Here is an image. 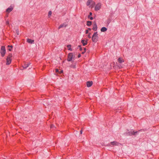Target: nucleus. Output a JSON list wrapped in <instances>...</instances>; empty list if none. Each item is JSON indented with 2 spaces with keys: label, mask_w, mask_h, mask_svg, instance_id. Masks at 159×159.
<instances>
[{
  "label": "nucleus",
  "mask_w": 159,
  "mask_h": 159,
  "mask_svg": "<svg viewBox=\"0 0 159 159\" xmlns=\"http://www.w3.org/2000/svg\"><path fill=\"white\" fill-rule=\"evenodd\" d=\"M98 35L97 32L94 33L92 38L93 42L96 43L97 42L98 38Z\"/></svg>",
  "instance_id": "2"
},
{
  "label": "nucleus",
  "mask_w": 159,
  "mask_h": 159,
  "mask_svg": "<svg viewBox=\"0 0 159 159\" xmlns=\"http://www.w3.org/2000/svg\"><path fill=\"white\" fill-rule=\"evenodd\" d=\"M93 84V82L92 81H88L87 82L86 84L87 87H91Z\"/></svg>",
  "instance_id": "10"
},
{
  "label": "nucleus",
  "mask_w": 159,
  "mask_h": 159,
  "mask_svg": "<svg viewBox=\"0 0 159 159\" xmlns=\"http://www.w3.org/2000/svg\"><path fill=\"white\" fill-rule=\"evenodd\" d=\"M30 63L25 62L23 65L22 67L24 69H26L30 66Z\"/></svg>",
  "instance_id": "6"
},
{
  "label": "nucleus",
  "mask_w": 159,
  "mask_h": 159,
  "mask_svg": "<svg viewBox=\"0 0 159 159\" xmlns=\"http://www.w3.org/2000/svg\"><path fill=\"white\" fill-rule=\"evenodd\" d=\"M81 54H79L78 56V58H80V57H81Z\"/></svg>",
  "instance_id": "31"
},
{
  "label": "nucleus",
  "mask_w": 159,
  "mask_h": 159,
  "mask_svg": "<svg viewBox=\"0 0 159 159\" xmlns=\"http://www.w3.org/2000/svg\"><path fill=\"white\" fill-rule=\"evenodd\" d=\"M88 40H87L86 41H85L84 39H82L81 41V42L83 44V46H85L86 45L88 42Z\"/></svg>",
  "instance_id": "12"
},
{
  "label": "nucleus",
  "mask_w": 159,
  "mask_h": 159,
  "mask_svg": "<svg viewBox=\"0 0 159 159\" xmlns=\"http://www.w3.org/2000/svg\"><path fill=\"white\" fill-rule=\"evenodd\" d=\"M110 143L111 145L114 146H119L120 145H121V144L119 143L116 141H114L110 142Z\"/></svg>",
  "instance_id": "5"
},
{
  "label": "nucleus",
  "mask_w": 159,
  "mask_h": 159,
  "mask_svg": "<svg viewBox=\"0 0 159 159\" xmlns=\"http://www.w3.org/2000/svg\"><path fill=\"white\" fill-rule=\"evenodd\" d=\"M88 30H91V29L90 28H88Z\"/></svg>",
  "instance_id": "38"
},
{
  "label": "nucleus",
  "mask_w": 159,
  "mask_h": 159,
  "mask_svg": "<svg viewBox=\"0 0 159 159\" xmlns=\"http://www.w3.org/2000/svg\"><path fill=\"white\" fill-rule=\"evenodd\" d=\"M111 20L110 18H108L106 22L107 25H109V23L111 22Z\"/></svg>",
  "instance_id": "19"
},
{
  "label": "nucleus",
  "mask_w": 159,
  "mask_h": 159,
  "mask_svg": "<svg viewBox=\"0 0 159 159\" xmlns=\"http://www.w3.org/2000/svg\"><path fill=\"white\" fill-rule=\"evenodd\" d=\"M12 54L11 53H10L9 54L8 56L7 57H8L9 58H11V57H12Z\"/></svg>",
  "instance_id": "22"
},
{
  "label": "nucleus",
  "mask_w": 159,
  "mask_h": 159,
  "mask_svg": "<svg viewBox=\"0 0 159 159\" xmlns=\"http://www.w3.org/2000/svg\"><path fill=\"white\" fill-rule=\"evenodd\" d=\"M3 159H8L7 158V157H5L4 158H3Z\"/></svg>",
  "instance_id": "39"
},
{
  "label": "nucleus",
  "mask_w": 159,
  "mask_h": 159,
  "mask_svg": "<svg viewBox=\"0 0 159 159\" xmlns=\"http://www.w3.org/2000/svg\"><path fill=\"white\" fill-rule=\"evenodd\" d=\"M13 9V7H10L6 9V11L8 13H9L10 12H11L12 10Z\"/></svg>",
  "instance_id": "11"
},
{
  "label": "nucleus",
  "mask_w": 159,
  "mask_h": 159,
  "mask_svg": "<svg viewBox=\"0 0 159 159\" xmlns=\"http://www.w3.org/2000/svg\"><path fill=\"white\" fill-rule=\"evenodd\" d=\"M87 25L88 26H91L92 24V22L90 21H88L87 22Z\"/></svg>",
  "instance_id": "18"
},
{
  "label": "nucleus",
  "mask_w": 159,
  "mask_h": 159,
  "mask_svg": "<svg viewBox=\"0 0 159 159\" xmlns=\"http://www.w3.org/2000/svg\"><path fill=\"white\" fill-rule=\"evenodd\" d=\"M101 8V4L100 3H98L96 5L95 7V10L96 11H98Z\"/></svg>",
  "instance_id": "7"
},
{
  "label": "nucleus",
  "mask_w": 159,
  "mask_h": 159,
  "mask_svg": "<svg viewBox=\"0 0 159 159\" xmlns=\"http://www.w3.org/2000/svg\"><path fill=\"white\" fill-rule=\"evenodd\" d=\"M106 146H111V147H112V146H111V143H108V144L107 145H106Z\"/></svg>",
  "instance_id": "26"
},
{
  "label": "nucleus",
  "mask_w": 159,
  "mask_h": 159,
  "mask_svg": "<svg viewBox=\"0 0 159 159\" xmlns=\"http://www.w3.org/2000/svg\"><path fill=\"white\" fill-rule=\"evenodd\" d=\"M92 15V13L91 12H90L89 15L88 16V17L89 18Z\"/></svg>",
  "instance_id": "24"
},
{
  "label": "nucleus",
  "mask_w": 159,
  "mask_h": 159,
  "mask_svg": "<svg viewBox=\"0 0 159 159\" xmlns=\"http://www.w3.org/2000/svg\"><path fill=\"white\" fill-rule=\"evenodd\" d=\"M80 51H82V47L80 48Z\"/></svg>",
  "instance_id": "35"
},
{
  "label": "nucleus",
  "mask_w": 159,
  "mask_h": 159,
  "mask_svg": "<svg viewBox=\"0 0 159 159\" xmlns=\"http://www.w3.org/2000/svg\"><path fill=\"white\" fill-rule=\"evenodd\" d=\"M82 130H81L80 131V134H82Z\"/></svg>",
  "instance_id": "34"
},
{
  "label": "nucleus",
  "mask_w": 159,
  "mask_h": 159,
  "mask_svg": "<svg viewBox=\"0 0 159 159\" xmlns=\"http://www.w3.org/2000/svg\"><path fill=\"white\" fill-rule=\"evenodd\" d=\"M73 58V55L72 53H69L67 55V61H71L72 60Z\"/></svg>",
  "instance_id": "4"
},
{
  "label": "nucleus",
  "mask_w": 159,
  "mask_h": 159,
  "mask_svg": "<svg viewBox=\"0 0 159 159\" xmlns=\"http://www.w3.org/2000/svg\"><path fill=\"white\" fill-rule=\"evenodd\" d=\"M89 33V30H86V31H85V34H88Z\"/></svg>",
  "instance_id": "29"
},
{
  "label": "nucleus",
  "mask_w": 159,
  "mask_h": 159,
  "mask_svg": "<svg viewBox=\"0 0 159 159\" xmlns=\"http://www.w3.org/2000/svg\"><path fill=\"white\" fill-rule=\"evenodd\" d=\"M55 71L56 72H59V70L58 69H55Z\"/></svg>",
  "instance_id": "30"
},
{
  "label": "nucleus",
  "mask_w": 159,
  "mask_h": 159,
  "mask_svg": "<svg viewBox=\"0 0 159 159\" xmlns=\"http://www.w3.org/2000/svg\"><path fill=\"white\" fill-rule=\"evenodd\" d=\"M118 61L120 63H121L122 62L124 61V60L123 59H122L121 58L119 57L118 59Z\"/></svg>",
  "instance_id": "16"
},
{
  "label": "nucleus",
  "mask_w": 159,
  "mask_h": 159,
  "mask_svg": "<svg viewBox=\"0 0 159 159\" xmlns=\"http://www.w3.org/2000/svg\"><path fill=\"white\" fill-rule=\"evenodd\" d=\"M91 34V33H89V34L88 35V38H91V36H90V34Z\"/></svg>",
  "instance_id": "27"
},
{
  "label": "nucleus",
  "mask_w": 159,
  "mask_h": 159,
  "mask_svg": "<svg viewBox=\"0 0 159 159\" xmlns=\"http://www.w3.org/2000/svg\"><path fill=\"white\" fill-rule=\"evenodd\" d=\"M51 128H55V126L53 125H51L50 126ZM56 128V127H55Z\"/></svg>",
  "instance_id": "25"
},
{
  "label": "nucleus",
  "mask_w": 159,
  "mask_h": 159,
  "mask_svg": "<svg viewBox=\"0 0 159 159\" xmlns=\"http://www.w3.org/2000/svg\"><path fill=\"white\" fill-rule=\"evenodd\" d=\"M8 16V15H7V17Z\"/></svg>",
  "instance_id": "43"
},
{
  "label": "nucleus",
  "mask_w": 159,
  "mask_h": 159,
  "mask_svg": "<svg viewBox=\"0 0 159 159\" xmlns=\"http://www.w3.org/2000/svg\"><path fill=\"white\" fill-rule=\"evenodd\" d=\"M1 54V56L3 57L6 53V50L5 46H2L1 47V50L0 51Z\"/></svg>",
  "instance_id": "3"
},
{
  "label": "nucleus",
  "mask_w": 159,
  "mask_h": 159,
  "mask_svg": "<svg viewBox=\"0 0 159 159\" xmlns=\"http://www.w3.org/2000/svg\"><path fill=\"white\" fill-rule=\"evenodd\" d=\"M67 25V24H66L64 23H63L62 24H61L58 27V29H59L61 28H63V27H66V26Z\"/></svg>",
  "instance_id": "14"
},
{
  "label": "nucleus",
  "mask_w": 159,
  "mask_h": 159,
  "mask_svg": "<svg viewBox=\"0 0 159 159\" xmlns=\"http://www.w3.org/2000/svg\"><path fill=\"white\" fill-rule=\"evenodd\" d=\"M27 42L30 44H33L34 43V40H32L30 39H27Z\"/></svg>",
  "instance_id": "9"
},
{
  "label": "nucleus",
  "mask_w": 159,
  "mask_h": 159,
  "mask_svg": "<svg viewBox=\"0 0 159 159\" xmlns=\"http://www.w3.org/2000/svg\"><path fill=\"white\" fill-rule=\"evenodd\" d=\"M89 18H90L91 20H93V18L92 17H90Z\"/></svg>",
  "instance_id": "33"
},
{
  "label": "nucleus",
  "mask_w": 159,
  "mask_h": 159,
  "mask_svg": "<svg viewBox=\"0 0 159 159\" xmlns=\"http://www.w3.org/2000/svg\"><path fill=\"white\" fill-rule=\"evenodd\" d=\"M107 30V29L105 27H102L101 29V31L102 32H105Z\"/></svg>",
  "instance_id": "15"
},
{
  "label": "nucleus",
  "mask_w": 159,
  "mask_h": 159,
  "mask_svg": "<svg viewBox=\"0 0 159 159\" xmlns=\"http://www.w3.org/2000/svg\"><path fill=\"white\" fill-rule=\"evenodd\" d=\"M52 14V12L51 11H49L48 13V16L50 17Z\"/></svg>",
  "instance_id": "23"
},
{
  "label": "nucleus",
  "mask_w": 159,
  "mask_h": 159,
  "mask_svg": "<svg viewBox=\"0 0 159 159\" xmlns=\"http://www.w3.org/2000/svg\"><path fill=\"white\" fill-rule=\"evenodd\" d=\"M97 26L96 23H95L94 24H93V30L94 31H96L97 30Z\"/></svg>",
  "instance_id": "13"
},
{
  "label": "nucleus",
  "mask_w": 159,
  "mask_h": 159,
  "mask_svg": "<svg viewBox=\"0 0 159 159\" xmlns=\"http://www.w3.org/2000/svg\"><path fill=\"white\" fill-rule=\"evenodd\" d=\"M63 72V71L62 70H61V71L60 73H62Z\"/></svg>",
  "instance_id": "42"
},
{
  "label": "nucleus",
  "mask_w": 159,
  "mask_h": 159,
  "mask_svg": "<svg viewBox=\"0 0 159 159\" xmlns=\"http://www.w3.org/2000/svg\"><path fill=\"white\" fill-rule=\"evenodd\" d=\"M11 58H9L8 57H7L6 59V65H9L11 63Z\"/></svg>",
  "instance_id": "8"
},
{
  "label": "nucleus",
  "mask_w": 159,
  "mask_h": 159,
  "mask_svg": "<svg viewBox=\"0 0 159 159\" xmlns=\"http://www.w3.org/2000/svg\"><path fill=\"white\" fill-rule=\"evenodd\" d=\"M144 129H140V130H139V131H144Z\"/></svg>",
  "instance_id": "32"
},
{
  "label": "nucleus",
  "mask_w": 159,
  "mask_h": 159,
  "mask_svg": "<svg viewBox=\"0 0 159 159\" xmlns=\"http://www.w3.org/2000/svg\"><path fill=\"white\" fill-rule=\"evenodd\" d=\"M138 131H133V129H131L130 131L126 132L125 134L126 135L132 136L134 135L135 136L137 134H138Z\"/></svg>",
  "instance_id": "1"
},
{
  "label": "nucleus",
  "mask_w": 159,
  "mask_h": 159,
  "mask_svg": "<svg viewBox=\"0 0 159 159\" xmlns=\"http://www.w3.org/2000/svg\"><path fill=\"white\" fill-rule=\"evenodd\" d=\"M86 49H86V48H84V51H85V52H86Z\"/></svg>",
  "instance_id": "36"
},
{
  "label": "nucleus",
  "mask_w": 159,
  "mask_h": 159,
  "mask_svg": "<svg viewBox=\"0 0 159 159\" xmlns=\"http://www.w3.org/2000/svg\"><path fill=\"white\" fill-rule=\"evenodd\" d=\"M16 32H17V30H16ZM17 35H18V34H19V32H18H18H17Z\"/></svg>",
  "instance_id": "41"
},
{
  "label": "nucleus",
  "mask_w": 159,
  "mask_h": 159,
  "mask_svg": "<svg viewBox=\"0 0 159 159\" xmlns=\"http://www.w3.org/2000/svg\"><path fill=\"white\" fill-rule=\"evenodd\" d=\"M6 24L7 25H9V22L8 20H7L6 21Z\"/></svg>",
  "instance_id": "28"
},
{
  "label": "nucleus",
  "mask_w": 159,
  "mask_h": 159,
  "mask_svg": "<svg viewBox=\"0 0 159 159\" xmlns=\"http://www.w3.org/2000/svg\"><path fill=\"white\" fill-rule=\"evenodd\" d=\"M67 47L68 48V50L71 51H72V49L71 48V45H68Z\"/></svg>",
  "instance_id": "20"
},
{
  "label": "nucleus",
  "mask_w": 159,
  "mask_h": 159,
  "mask_svg": "<svg viewBox=\"0 0 159 159\" xmlns=\"http://www.w3.org/2000/svg\"><path fill=\"white\" fill-rule=\"evenodd\" d=\"M78 47L79 48L81 47V46L80 45H79Z\"/></svg>",
  "instance_id": "40"
},
{
  "label": "nucleus",
  "mask_w": 159,
  "mask_h": 159,
  "mask_svg": "<svg viewBox=\"0 0 159 159\" xmlns=\"http://www.w3.org/2000/svg\"><path fill=\"white\" fill-rule=\"evenodd\" d=\"M85 51H84V52H82V54H84L85 53Z\"/></svg>",
  "instance_id": "37"
},
{
  "label": "nucleus",
  "mask_w": 159,
  "mask_h": 159,
  "mask_svg": "<svg viewBox=\"0 0 159 159\" xmlns=\"http://www.w3.org/2000/svg\"><path fill=\"white\" fill-rule=\"evenodd\" d=\"M7 47L8 48H9L8 49V50L9 51H11L12 50V48H13V46L12 45H8L7 46Z\"/></svg>",
  "instance_id": "21"
},
{
  "label": "nucleus",
  "mask_w": 159,
  "mask_h": 159,
  "mask_svg": "<svg viewBox=\"0 0 159 159\" xmlns=\"http://www.w3.org/2000/svg\"><path fill=\"white\" fill-rule=\"evenodd\" d=\"M93 2L92 0H88L86 3V5L87 6H89Z\"/></svg>",
  "instance_id": "17"
}]
</instances>
